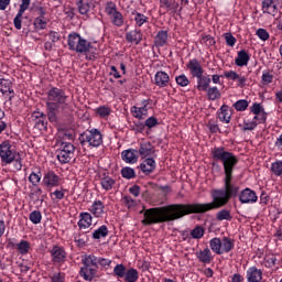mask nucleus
Masks as SVG:
<instances>
[{
	"mask_svg": "<svg viewBox=\"0 0 282 282\" xmlns=\"http://www.w3.org/2000/svg\"><path fill=\"white\" fill-rule=\"evenodd\" d=\"M213 159L216 162H221L224 166V188L212 191V203H195V204H174L163 207H153L147 209L143 214V226H153V224H166L169 221H175L182 219L185 215H203L210 210H217L224 208L232 197L239 195V186L232 183V171L239 159L231 152L226 151V148H214L212 151Z\"/></svg>",
	"mask_w": 282,
	"mask_h": 282,
	"instance_id": "nucleus-1",
	"label": "nucleus"
},
{
	"mask_svg": "<svg viewBox=\"0 0 282 282\" xmlns=\"http://www.w3.org/2000/svg\"><path fill=\"white\" fill-rule=\"evenodd\" d=\"M46 116L55 124H69L74 109L69 95L63 88L52 87L46 94Z\"/></svg>",
	"mask_w": 282,
	"mask_h": 282,
	"instance_id": "nucleus-2",
	"label": "nucleus"
},
{
	"mask_svg": "<svg viewBox=\"0 0 282 282\" xmlns=\"http://www.w3.org/2000/svg\"><path fill=\"white\" fill-rule=\"evenodd\" d=\"M68 47L72 52H76L77 54H87L91 48V43L87 40L83 39L78 33H70L68 35Z\"/></svg>",
	"mask_w": 282,
	"mask_h": 282,
	"instance_id": "nucleus-3",
	"label": "nucleus"
},
{
	"mask_svg": "<svg viewBox=\"0 0 282 282\" xmlns=\"http://www.w3.org/2000/svg\"><path fill=\"white\" fill-rule=\"evenodd\" d=\"M79 143L82 144V147H85V144H89L90 147L98 149V147L102 144V133L96 128H93L91 130H86L79 135Z\"/></svg>",
	"mask_w": 282,
	"mask_h": 282,
	"instance_id": "nucleus-4",
	"label": "nucleus"
},
{
	"mask_svg": "<svg viewBox=\"0 0 282 282\" xmlns=\"http://www.w3.org/2000/svg\"><path fill=\"white\" fill-rule=\"evenodd\" d=\"M18 154L17 150L12 149L10 141H3L0 144V158L2 164H12L14 160H17Z\"/></svg>",
	"mask_w": 282,
	"mask_h": 282,
	"instance_id": "nucleus-5",
	"label": "nucleus"
},
{
	"mask_svg": "<svg viewBox=\"0 0 282 282\" xmlns=\"http://www.w3.org/2000/svg\"><path fill=\"white\" fill-rule=\"evenodd\" d=\"M74 151L76 148L69 142H62L61 150L57 152V160L61 164H68L74 158Z\"/></svg>",
	"mask_w": 282,
	"mask_h": 282,
	"instance_id": "nucleus-6",
	"label": "nucleus"
},
{
	"mask_svg": "<svg viewBox=\"0 0 282 282\" xmlns=\"http://www.w3.org/2000/svg\"><path fill=\"white\" fill-rule=\"evenodd\" d=\"M33 124L37 131H47V115L43 112H33Z\"/></svg>",
	"mask_w": 282,
	"mask_h": 282,
	"instance_id": "nucleus-7",
	"label": "nucleus"
},
{
	"mask_svg": "<svg viewBox=\"0 0 282 282\" xmlns=\"http://www.w3.org/2000/svg\"><path fill=\"white\" fill-rule=\"evenodd\" d=\"M186 68L189 70V74H192L193 78H199L200 76H204V68L197 58L191 59L186 64Z\"/></svg>",
	"mask_w": 282,
	"mask_h": 282,
	"instance_id": "nucleus-8",
	"label": "nucleus"
},
{
	"mask_svg": "<svg viewBox=\"0 0 282 282\" xmlns=\"http://www.w3.org/2000/svg\"><path fill=\"white\" fill-rule=\"evenodd\" d=\"M257 193L250 188H245L239 194V202L242 204H257Z\"/></svg>",
	"mask_w": 282,
	"mask_h": 282,
	"instance_id": "nucleus-9",
	"label": "nucleus"
},
{
	"mask_svg": "<svg viewBox=\"0 0 282 282\" xmlns=\"http://www.w3.org/2000/svg\"><path fill=\"white\" fill-rule=\"evenodd\" d=\"M143 107L133 106L131 108V113L133 118H138L139 120H144L147 116H149V100L142 101Z\"/></svg>",
	"mask_w": 282,
	"mask_h": 282,
	"instance_id": "nucleus-10",
	"label": "nucleus"
},
{
	"mask_svg": "<svg viewBox=\"0 0 282 282\" xmlns=\"http://www.w3.org/2000/svg\"><path fill=\"white\" fill-rule=\"evenodd\" d=\"M51 256L53 257V263H65V260L67 259L65 249L58 246L52 248Z\"/></svg>",
	"mask_w": 282,
	"mask_h": 282,
	"instance_id": "nucleus-11",
	"label": "nucleus"
},
{
	"mask_svg": "<svg viewBox=\"0 0 282 282\" xmlns=\"http://www.w3.org/2000/svg\"><path fill=\"white\" fill-rule=\"evenodd\" d=\"M139 154L143 159L151 158V156L158 158V155L155 154V148H153L152 144L149 142L140 143Z\"/></svg>",
	"mask_w": 282,
	"mask_h": 282,
	"instance_id": "nucleus-12",
	"label": "nucleus"
},
{
	"mask_svg": "<svg viewBox=\"0 0 282 282\" xmlns=\"http://www.w3.org/2000/svg\"><path fill=\"white\" fill-rule=\"evenodd\" d=\"M169 83H171V77L165 72L159 70L154 76V85L156 87H169Z\"/></svg>",
	"mask_w": 282,
	"mask_h": 282,
	"instance_id": "nucleus-13",
	"label": "nucleus"
},
{
	"mask_svg": "<svg viewBox=\"0 0 282 282\" xmlns=\"http://www.w3.org/2000/svg\"><path fill=\"white\" fill-rule=\"evenodd\" d=\"M121 160H123L126 164H135V162H138V151L133 149L123 150L121 152Z\"/></svg>",
	"mask_w": 282,
	"mask_h": 282,
	"instance_id": "nucleus-14",
	"label": "nucleus"
},
{
	"mask_svg": "<svg viewBox=\"0 0 282 282\" xmlns=\"http://www.w3.org/2000/svg\"><path fill=\"white\" fill-rule=\"evenodd\" d=\"M155 167L156 164L153 158H148L140 164V170L142 171V173H144V175H151V173L155 171Z\"/></svg>",
	"mask_w": 282,
	"mask_h": 282,
	"instance_id": "nucleus-15",
	"label": "nucleus"
},
{
	"mask_svg": "<svg viewBox=\"0 0 282 282\" xmlns=\"http://www.w3.org/2000/svg\"><path fill=\"white\" fill-rule=\"evenodd\" d=\"M76 6L79 14H89V10L94 8V0H77Z\"/></svg>",
	"mask_w": 282,
	"mask_h": 282,
	"instance_id": "nucleus-16",
	"label": "nucleus"
},
{
	"mask_svg": "<svg viewBox=\"0 0 282 282\" xmlns=\"http://www.w3.org/2000/svg\"><path fill=\"white\" fill-rule=\"evenodd\" d=\"M44 184L46 186H59L61 185V177L58 175H56V173L48 171L45 175H44Z\"/></svg>",
	"mask_w": 282,
	"mask_h": 282,
	"instance_id": "nucleus-17",
	"label": "nucleus"
},
{
	"mask_svg": "<svg viewBox=\"0 0 282 282\" xmlns=\"http://www.w3.org/2000/svg\"><path fill=\"white\" fill-rule=\"evenodd\" d=\"M218 118L220 122H225L228 124L230 122V118H232V111L228 105H223L218 111Z\"/></svg>",
	"mask_w": 282,
	"mask_h": 282,
	"instance_id": "nucleus-18",
	"label": "nucleus"
},
{
	"mask_svg": "<svg viewBox=\"0 0 282 282\" xmlns=\"http://www.w3.org/2000/svg\"><path fill=\"white\" fill-rule=\"evenodd\" d=\"M196 257L200 263H205V265L213 262V253L208 248L196 252Z\"/></svg>",
	"mask_w": 282,
	"mask_h": 282,
	"instance_id": "nucleus-19",
	"label": "nucleus"
},
{
	"mask_svg": "<svg viewBox=\"0 0 282 282\" xmlns=\"http://www.w3.org/2000/svg\"><path fill=\"white\" fill-rule=\"evenodd\" d=\"M262 274L263 273L261 272V270L257 269L256 267H251L247 271V281L248 282H260L261 279H263Z\"/></svg>",
	"mask_w": 282,
	"mask_h": 282,
	"instance_id": "nucleus-20",
	"label": "nucleus"
},
{
	"mask_svg": "<svg viewBox=\"0 0 282 282\" xmlns=\"http://www.w3.org/2000/svg\"><path fill=\"white\" fill-rule=\"evenodd\" d=\"M169 41V32L167 31H159L154 37L155 47H164Z\"/></svg>",
	"mask_w": 282,
	"mask_h": 282,
	"instance_id": "nucleus-21",
	"label": "nucleus"
},
{
	"mask_svg": "<svg viewBox=\"0 0 282 282\" xmlns=\"http://www.w3.org/2000/svg\"><path fill=\"white\" fill-rule=\"evenodd\" d=\"M96 268L98 267H82L79 274L85 281H91L96 276Z\"/></svg>",
	"mask_w": 282,
	"mask_h": 282,
	"instance_id": "nucleus-22",
	"label": "nucleus"
},
{
	"mask_svg": "<svg viewBox=\"0 0 282 282\" xmlns=\"http://www.w3.org/2000/svg\"><path fill=\"white\" fill-rule=\"evenodd\" d=\"M126 41H128V43H135V45H140L142 41V33L138 30L130 31L126 34Z\"/></svg>",
	"mask_w": 282,
	"mask_h": 282,
	"instance_id": "nucleus-23",
	"label": "nucleus"
},
{
	"mask_svg": "<svg viewBox=\"0 0 282 282\" xmlns=\"http://www.w3.org/2000/svg\"><path fill=\"white\" fill-rule=\"evenodd\" d=\"M1 94H11L10 99L14 98V90L12 89V82L9 79H0Z\"/></svg>",
	"mask_w": 282,
	"mask_h": 282,
	"instance_id": "nucleus-24",
	"label": "nucleus"
},
{
	"mask_svg": "<svg viewBox=\"0 0 282 282\" xmlns=\"http://www.w3.org/2000/svg\"><path fill=\"white\" fill-rule=\"evenodd\" d=\"M250 61V55L245 50H241L238 52V57L235 61V64L238 67H246L248 65V62Z\"/></svg>",
	"mask_w": 282,
	"mask_h": 282,
	"instance_id": "nucleus-25",
	"label": "nucleus"
},
{
	"mask_svg": "<svg viewBox=\"0 0 282 282\" xmlns=\"http://www.w3.org/2000/svg\"><path fill=\"white\" fill-rule=\"evenodd\" d=\"M197 89L198 91H207L208 87H210V77L200 75L197 77Z\"/></svg>",
	"mask_w": 282,
	"mask_h": 282,
	"instance_id": "nucleus-26",
	"label": "nucleus"
},
{
	"mask_svg": "<svg viewBox=\"0 0 282 282\" xmlns=\"http://www.w3.org/2000/svg\"><path fill=\"white\" fill-rule=\"evenodd\" d=\"M262 10L267 12V14H276V4H274V0H263L262 1Z\"/></svg>",
	"mask_w": 282,
	"mask_h": 282,
	"instance_id": "nucleus-27",
	"label": "nucleus"
},
{
	"mask_svg": "<svg viewBox=\"0 0 282 282\" xmlns=\"http://www.w3.org/2000/svg\"><path fill=\"white\" fill-rule=\"evenodd\" d=\"M220 242H221L220 250H221L223 254H224V252L228 253L235 249V240H232L228 237H224L223 240H220Z\"/></svg>",
	"mask_w": 282,
	"mask_h": 282,
	"instance_id": "nucleus-28",
	"label": "nucleus"
},
{
	"mask_svg": "<svg viewBox=\"0 0 282 282\" xmlns=\"http://www.w3.org/2000/svg\"><path fill=\"white\" fill-rule=\"evenodd\" d=\"M138 279H140V273L134 268L128 269L123 276L124 282H137Z\"/></svg>",
	"mask_w": 282,
	"mask_h": 282,
	"instance_id": "nucleus-29",
	"label": "nucleus"
},
{
	"mask_svg": "<svg viewBox=\"0 0 282 282\" xmlns=\"http://www.w3.org/2000/svg\"><path fill=\"white\" fill-rule=\"evenodd\" d=\"M100 184L104 191H111L116 186V180L111 178V176H102Z\"/></svg>",
	"mask_w": 282,
	"mask_h": 282,
	"instance_id": "nucleus-30",
	"label": "nucleus"
},
{
	"mask_svg": "<svg viewBox=\"0 0 282 282\" xmlns=\"http://www.w3.org/2000/svg\"><path fill=\"white\" fill-rule=\"evenodd\" d=\"M209 247L216 254H224V251H221V239L213 238L209 241Z\"/></svg>",
	"mask_w": 282,
	"mask_h": 282,
	"instance_id": "nucleus-31",
	"label": "nucleus"
},
{
	"mask_svg": "<svg viewBox=\"0 0 282 282\" xmlns=\"http://www.w3.org/2000/svg\"><path fill=\"white\" fill-rule=\"evenodd\" d=\"M110 19L112 25H116V28H122V25H124V17H122L120 11H117L115 14H112Z\"/></svg>",
	"mask_w": 282,
	"mask_h": 282,
	"instance_id": "nucleus-32",
	"label": "nucleus"
},
{
	"mask_svg": "<svg viewBox=\"0 0 282 282\" xmlns=\"http://www.w3.org/2000/svg\"><path fill=\"white\" fill-rule=\"evenodd\" d=\"M90 210L95 217H100L105 213V205L100 200H96Z\"/></svg>",
	"mask_w": 282,
	"mask_h": 282,
	"instance_id": "nucleus-33",
	"label": "nucleus"
},
{
	"mask_svg": "<svg viewBox=\"0 0 282 282\" xmlns=\"http://www.w3.org/2000/svg\"><path fill=\"white\" fill-rule=\"evenodd\" d=\"M109 235L107 226L102 225L93 232V239H102Z\"/></svg>",
	"mask_w": 282,
	"mask_h": 282,
	"instance_id": "nucleus-34",
	"label": "nucleus"
},
{
	"mask_svg": "<svg viewBox=\"0 0 282 282\" xmlns=\"http://www.w3.org/2000/svg\"><path fill=\"white\" fill-rule=\"evenodd\" d=\"M82 219L78 221L79 228H89L91 226V215L88 213H84L80 215Z\"/></svg>",
	"mask_w": 282,
	"mask_h": 282,
	"instance_id": "nucleus-35",
	"label": "nucleus"
},
{
	"mask_svg": "<svg viewBox=\"0 0 282 282\" xmlns=\"http://www.w3.org/2000/svg\"><path fill=\"white\" fill-rule=\"evenodd\" d=\"M82 261L84 267L98 268V258L96 256H87Z\"/></svg>",
	"mask_w": 282,
	"mask_h": 282,
	"instance_id": "nucleus-36",
	"label": "nucleus"
},
{
	"mask_svg": "<svg viewBox=\"0 0 282 282\" xmlns=\"http://www.w3.org/2000/svg\"><path fill=\"white\" fill-rule=\"evenodd\" d=\"M15 248L20 254H28L30 252V243L26 240H21L15 245Z\"/></svg>",
	"mask_w": 282,
	"mask_h": 282,
	"instance_id": "nucleus-37",
	"label": "nucleus"
},
{
	"mask_svg": "<svg viewBox=\"0 0 282 282\" xmlns=\"http://www.w3.org/2000/svg\"><path fill=\"white\" fill-rule=\"evenodd\" d=\"M217 221H230L232 219V216L230 215V210L228 209H221L216 214Z\"/></svg>",
	"mask_w": 282,
	"mask_h": 282,
	"instance_id": "nucleus-38",
	"label": "nucleus"
},
{
	"mask_svg": "<svg viewBox=\"0 0 282 282\" xmlns=\"http://www.w3.org/2000/svg\"><path fill=\"white\" fill-rule=\"evenodd\" d=\"M207 97L209 100H219L221 93L217 87L207 88Z\"/></svg>",
	"mask_w": 282,
	"mask_h": 282,
	"instance_id": "nucleus-39",
	"label": "nucleus"
},
{
	"mask_svg": "<svg viewBox=\"0 0 282 282\" xmlns=\"http://www.w3.org/2000/svg\"><path fill=\"white\" fill-rule=\"evenodd\" d=\"M161 8H166L167 10H174V12L177 11V8H180V4L175 1L171 0H160Z\"/></svg>",
	"mask_w": 282,
	"mask_h": 282,
	"instance_id": "nucleus-40",
	"label": "nucleus"
},
{
	"mask_svg": "<svg viewBox=\"0 0 282 282\" xmlns=\"http://www.w3.org/2000/svg\"><path fill=\"white\" fill-rule=\"evenodd\" d=\"M121 176L124 180H133L135 177V170H133L132 167H129V166L122 167Z\"/></svg>",
	"mask_w": 282,
	"mask_h": 282,
	"instance_id": "nucleus-41",
	"label": "nucleus"
},
{
	"mask_svg": "<svg viewBox=\"0 0 282 282\" xmlns=\"http://www.w3.org/2000/svg\"><path fill=\"white\" fill-rule=\"evenodd\" d=\"M127 267L124 264H117L113 268V274L117 276V279H123L124 274L127 273Z\"/></svg>",
	"mask_w": 282,
	"mask_h": 282,
	"instance_id": "nucleus-42",
	"label": "nucleus"
},
{
	"mask_svg": "<svg viewBox=\"0 0 282 282\" xmlns=\"http://www.w3.org/2000/svg\"><path fill=\"white\" fill-rule=\"evenodd\" d=\"M248 100L240 99L234 104L236 111H246L248 109Z\"/></svg>",
	"mask_w": 282,
	"mask_h": 282,
	"instance_id": "nucleus-43",
	"label": "nucleus"
},
{
	"mask_svg": "<svg viewBox=\"0 0 282 282\" xmlns=\"http://www.w3.org/2000/svg\"><path fill=\"white\" fill-rule=\"evenodd\" d=\"M105 12H106V14H108V17H113V14H116L118 12V9L116 8V3L111 2V1L107 2Z\"/></svg>",
	"mask_w": 282,
	"mask_h": 282,
	"instance_id": "nucleus-44",
	"label": "nucleus"
},
{
	"mask_svg": "<svg viewBox=\"0 0 282 282\" xmlns=\"http://www.w3.org/2000/svg\"><path fill=\"white\" fill-rule=\"evenodd\" d=\"M176 85H180V87H188L191 84V80H188V77L186 75H180L175 77Z\"/></svg>",
	"mask_w": 282,
	"mask_h": 282,
	"instance_id": "nucleus-45",
	"label": "nucleus"
},
{
	"mask_svg": "<svg viewBox=\"0 0 282 282\" xmlns=\"http://www.w3.org/2000/svg\"><path fill=\"white\" fill-rule=\"evenodd\" d=\"M30 221L32 224H41V219H43V215H41V212L34 210L29 216Z\"/></svg>",
	"mask_w": 282,
	"mask_h": 282,
	"instance_id": "nucleus-46",
	"label": "nucleus"
},
{
	"mask_svg": "<svg viewBox=\"0 0 282 282\" xmlns=\"http://www.w3.org/2000/svg\"><path fill=\"white\" fill-rule=\"evenodd\" d=\"M271 171L273 175L280 176L282 174V161H276L272 163Z\"/></svg>",
	"mask_w": 282,
	"mask_h": 282,
	"instance_id": "nucleus-47",
	"label": "nucleus"
},
{
	"mask_svg": "<svg viewBox=\"0 0 282 282\" xmlns=\"http://www.w3.org/2000/svg\"><path fill=\"white\" fill-rule=\"evenodd\" d=\"M205 230L203 229L202 226H197L191 231L192 238L193 239H202L204 237Z\"/></svg>",
	"mask_w": 282,
	"mask_h": 282,
	"instance_id": "nucleus-48",
	"label": "nucleus"
},
{
	"mask_svg": "<svg viewBox=\"0 0 282 282\" xmlns=\"http://www.w3.org/2000/svg\"><path fill=\"white\" fill-rule=\"evenodd\" d=\"M279 261V258H276L275 254L267 256L265 258V267L267 268H274Z\"/></svg>",
	"mask_w": 282,
	"mask_h": 282,
	"instance_id": "nucleus-49",
	"label": "nucleus"
},
{
	"mask_svg": "<svg viewBox=\"0 0 282 282\" xmlns=\"http://www.w3.org/2000/svg\"><path fill=\"white\" fill-rule=\"evenodd\" d=\"M34 25L36 30H45V28H47V21L45 18H36L34 20Z\"/></svg>",
	"mask_w": 282,
	"mask_h": 282,
	"instance_id": "nucleus-50",
	"label": "nucleus"
},
{
	"mask_svg": "<svg viewBox=\"0 0 282 282\" xmlns=\"http://www.w3.org/2000/svg\"><path fill=\"white\" fill-rule=\"evenodd\" d=\"M29 182H31V184L33 186H37L39 183L41 182V172L39 173H31L30 176H29Z\"/></svg>",
	"mask_w": 282,
	"mask_h": 282,
	"instance_id": "nucleus-51",
	"label": "nucleus"
},
{
	"mask_svg": "<svg viewBox=\"0 0 282 282\" xmlns=\"http://www.w3.org/2000/svg\"><path fill=\"white\" fill-rule=\"evenodd\" d=\"M97 113L100 116V118H107V116H110L111 109L107 106H101L97 109Z\"/></svg>",
	"mask_w": 282,
	"mask_h": 282,
	"instance_id": "nucleus-52",
	"label": "nucleus"
},
{
	"mask_svg": "<svg viewBox=\"0 0 282 282\" xmlns=\"http://www.w3.org/2000/svg\"><path fill=\"white\" fill-rule=\"evenodd\" d=\"M256 34L261 41H268L270 39V33L265 29H258Z\"/></svg>",
	"mask_w": 282,
	"mask_h": 282,
	"instance_id": "nucleus-53",
	"label": "nucleus"
},
{
	"mask_svg": "<svg viewBox=\"0 0 282 282\" xmlns=\"http://www.w3.org/2000/svg\"><path fill=\"white\" fill-rule=\"evenodd\" d=\"M225 41L229 47H235L237 43V39L232 35V33H225Z\"/></svg>",
	"mask_w": 282,
	"mask_h": 282,
	"instance_id": "nucleus-54",
	"label": "nucleus"
},
{
	"mask_svg": "<svg viewBox=\"0 0 282 282\" xmlns=\"http://www.w3.org/2000/svg\"><path fill=\"white\" fill-rule=\"evenodd\" d=\"M134 21H135L137 25H139V28H142V25H144V23H147V17L142 13H137Z\"/></svg>",
	"mask_w": 282,
	"mask_h": 282,
	"instance_id": "nucleus-55",
	"label": "nucleus"
},
{
	"mask_svg": "<svg viewBox=\"0 0 282 282\" xmlns=\"http://www.w3.org/2000/svg\"><path fill=\"white\" fill-rule=\"evenodd\" d=\"M145 127H148V129H153V127H158L159 122H158V118L155 117H150L145 120Z\"/></svg>",
	"mask_w": 282,
	"mask_h": 282,
	"instance_id": "nucleus-56",
	"label": "nucleus"
},
{
	"mask_svg": "<svg viewBox=\"0 0 282 282\" xmlns=\"http://www.w3.org/2000/svg\"><path fill=\"white\" fill-rule=\"evenodd\" d=\"M265 111L261 107V104L254 102L251 107V113H254V116H259L260 113H264Z\"/></svg>",
	"mask_w": 282,
	"mask_h": 282,
	"instance_id": "nucleus-57",
	"label": "nucleus"
},
{
	"mask_svg": "<svg viewBox=\"0 0 282 282\" xmlns=\"http://www.w3.org/2000/svg\"><path fill=\"white\" fill-rule=\"evenodd\" d=\"M23 18V13L21 11H18V14L13 19L14 28L15 30H21V19Z\"/></svg>",
	"mask_w": 282,
	"mask_h": 282,
	"instance_id": "nucleus-58",
	"label": "nucleus"
},
{
	"mask_svg": "<svg viewBox=\"0 0 282 282\" xmlns=\"http://www.w3.org/2000/svg\"><path fill=\"white\" fill-rule=\"evenodd\" d=\"M202 43H204L206 47H213V45H215V39L210 35H206L203 37Z\"/></svg>",
	"mask_w": 282,
	"mask_h": 282,
	"instance_id": "nucleus-59",
	"label": "nucleus"
},
{
	"mask_svg": "<svg viewBox=\"0 0 282 282\" xmlns=\"http://www.w3.org/2000/svg\"><path fill=\"white\" fill-rule=\"evenodd\" d=\"M225 78H229V80H237L239 78V74L235 70H229L224 73Z\"/></svg>",
	"mask_w": 282,
	"mask_h": 282,
	"instance_id": "nucleus-60",
	"label": "nucleus"
},
{
	"mask_svg": "<svg viewBox=\"0 0 282 282\" xmlns=\"http://www.w3.org/2000/svg\"><path fill=\"white\" fill-rule=\"evenodd\" d=\"M257 120L259 121L260 124L265 122V120H268V113L261 112L260 115H256L253 117V122H257Z\"/></svg>",
	"mask_w": 282,
	"mask_h": 282,
	"instance_id": "nucleus-61",
	"label": "nucleus"
},
{
	"mask_svg": "<svg viewBox=\"0 0 282 282\" xmlns=\"http://www.w3.org/2000/svg\"><path fill=\"white\" fill-rule=\"evenodd\" d=\"M257 129V121L245 122L242 131H254Z\"/></svg>",
	"mask_w": 282,
	"mask_h": 282,
	"instance_id": "nucleus-62",
	"label": "nucleus"
},
{
	"mask_svg": "<svg viewBox=\"0 0 282 282\" xmlns=\"http://www.w3.org/2000/svg\"><path fill=\"white\" fill-rule=\"evenodd\" d=\"M12 162H14V165H13L14 171H21V169H23V164H21V155L20 154H18Z\"/></svg>",
	"mask_w": 282,
	"mask_h": 282,
	"instance_id": "nucleus-63",
	"label": "nucleus"
},
{
	"mask_svg": "<svg viewBox=\"0 0 282 282\" xmlns=\"http://www.w3.org/2000/svg\"><path fill=\"white\" fill-rule=\"evenodd\" d=\"M52 282H65V276L62 273H55L52 276Z\"/></svg>",
	"mask_w": 282,
	"mask_h": 282,
	"instance_id": "nucleus-64",
	"label": "nucleus"
}]
</instances>
